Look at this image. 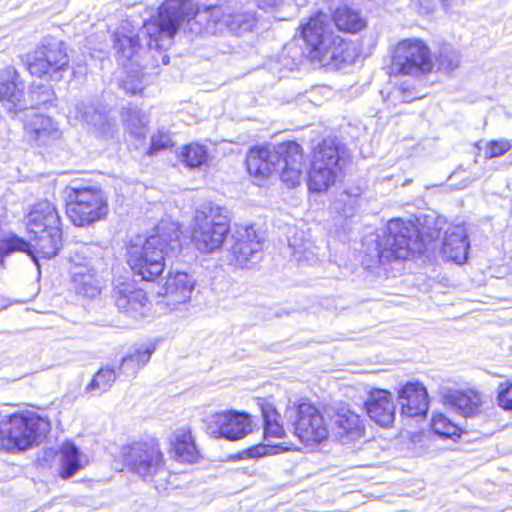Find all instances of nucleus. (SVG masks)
<instances>
[{"label":"nucleus","mask_w":512,"mask_h":512,"mask_svg":"<svg viewBox=\"0 0 512 512\" xmlns=\"http://www.w3.org/2000/svg\"><path fill=\"white\" fill-rule=\"evenodd\" d=\"M206 430L215 439L225 438L237 441L252 432L250 416L244 412L225 411L206 417Z\"/></svg>","instance_id":"obj_14"},{"label":"nucleus","mask_w":512,"mask_h":512,"mask_svg":"<svg viewBox=\"0 0 512 512\" xmlns=\"http://www.w3.org/2000/svg\"><path fill=\"white\" fill-rule=\"evenodd\" d=\"M332 421L333 433L343 443L359 439L365 431L360 416L348 407L339 408L334 414Z\"/></svg>","instance_id":"obj_27"},{"label":"nucleus","mask_w":512,"mask_h":512,"mask_svg":"<svg viewBox=\"0 0 512 512\" xmlns=\"http://www.w3.org/2000/svg\"><path fill=\"white\" fill-rule=\"evenodd\" d=\"M431 427L436 434L445 437L456 436L459 432V427L443 414L433 416Z\"/></svg>","instance_id":"obj_39"},{"label":"nucleus","mask_w":512,"mask_h":512,"mask_svg":"<svg viewBox=\"0 0 512 512\" xmlns=\"http://www.w3.org/2000/svg\"><path fill=\"white\" fill-rule=\"evenodd\" d=\"M390 68L395 75L418 77L429 73L433 68L429 47L419 39L400 41L393 51Z\"/></svg>","instance_id":"obj_10"},{"label":"nucleus","mask_w":512,"mask_h":512,"mask_svg":"<svg viewBox=\"0 0 512 512\" xmlns=\"http://www.w3.org/2000/svg\"><path fill=\"white\" fill-rule=\"evenodd\" d=\"M365 409L375 423L387 427L395 419V406L390 392L383 389H374L370 391L365 401Z\"/></svg>","instance_id":"obj_25"},{"label":"nucleus","mask_w":512,"mask_h":512,"mask_svg":"<svg viewBox=\"0 0 512 512\" xmlns=\"http://www.w3.org/2000/svg\"><path fill=\"white\" fill-rule=\"evenodd\" d=\"M258 405L264 421V440L266 443L253 446L247 450L248 456L252 458L276 454L279 450L286 449L282 443L271 442L272 438L279 439L285 435L283 426L279 423L280 415L275 407L263 399L259 400Z\"/></svg>","instance_id":"obj_15"},{"label":"nucleus","mask_w":512,"mask_h":512,"mask_svg":"<svg viewBox=\"0 0 512 512\" xmlns=\"http://www.w3.org/2000/svg\"><path fill=\"white\" fill-rule=\"evenodd\" d=\"M185 20L196 36L216 35L225 30L241 34L251 30L256 23L255 15L251 12L226 14L220 6H210L199 11L191 0H166L159 7L155 21L146 22L143 26L149 37L150 49L168 48Z\"/></svg>","instance_id":"obj_1"},{"label":"nucleus","mask_w":512,"mask_h":512,"mask_svg":"<svg viewBox=\"0 0 512 512\" xmlns=\"http://www.w3.org/2000/svg\"><path fill=\"white\" fill-rule=\"evenodd\" d=\"M113 298L117 308L135 320L142 319L149 312L146 293L130 283L117 285L113 290Z\"/></svg>","instance_id":"obj_17"},{"label":"nucleus","mask_w":512,"mask_h":512,"mask_svg":"<svg viewBox=\"0 0 512 512\" xmlns=\"http://www.w3.org/2000/svg\"><path fill=\"white\" fill-rule=\"evenodd\" d=\"M184 24H186V27H187V29L186 28L184 29V32H187V30H188V32L192 34V32L189 29L188 22L186 20L181 24V26L179 28H181ZM179 30L180 29H178V31ZM193 35H195V34L193 33Z\"/></svg>","instance_id":"obj_49"},{"label":"nucleus","mask_w":512,"mask_h":512,"mask_svg":"<svg viewBox=\"0 0 512 512\" xmlns=\"http://www.w3.org/2000/svg\"><path fill=\"white\" fill-rule=\"evenodd\" d=\"M375 243L373 256L380 263L407 259L411 254L424 253L426 250L416 226L400 219L389 221L387 229L377 236Z\"/></svg>","instance_id":"obj_5"},{"label":"nucleus","mask_w":512,"mask_h":512,"mask_svg":"<svg viewBox=\"0 0 512 512\" xmlns=\"http://www.w3.org/2000/svg\"><path fill=\"white\" fill-rule=\"evenodd\" d=\"M116 380V373L113 369L101 368L86 387V392L91 395H100L108 391Z\"/></svg>","instance_id":"obj_35"},{"label":"nucleus","mask_w":512,"mask_h":512,"mask_svg":"<svg viewBox=\"0 0 512 512\" xmlns=\"http://www.w3.org/2000/svg\"><path fill=\"white\" fill-rule=\"evenodd\" d=\"M50 429V422L39 415H10L0 421V448L7 452L26 450L39 444Z\"/></svg>","instance_id":"obj_6"},{"label":"nucleus","mask_w":512,"mask_h":512,"mask_svg":"<svg viewBox=\"0 0 512 512\" xmlns=\"http://www.w3.org/2000/svg\"><path fill=\"white\" fill-rule=\"evenodd\" d=\"M416 98L417 96L412 90H409L402 86L394 88L392 91L389 92L387 96V100L393 104H396L397 102L408 103Z\"/></svg>","instance_id":"obj_42"},{"label":"nucleus","mask_w":512,"mask_h":512,"mask_svg":"<svg viewBox=\"0 0 512 512\" xmlns=\"http://www.w3.org/2000/svg\"><path fill=\"white\" fill-rule=\"evenodd\" d=\"M181 250L178 230L161 228L150 237L137 235L127 245V264L134 275L144 281L156 280L164 271L166 259L176 256Z\"/></svg>","instance_id":"obj_2"},{"label":"nucleus","mask_w":512,"mask_h":512,"mask_svg":"<svg viewBox=\"0 0 512 512\" xmlns=\"http://www.w3.org/2000/svg\"><path fill=\"white\" fill-rule=\"evenodd\" d=\"M174 451L180 461L193 463L198 458V451L189 431H180L176 434Z\"/></svg>","instance_id":"obj_33"},{"label":"nucleus","mask_w":512,"mask_h":512,"mask_svg":"<svg viewBox=\"0 0 512 512\" xmlns=\"http://www.w3.org/2000/svg\"><path fill=\"white\" fill-rule=\"evenodd\" d=\"M180 157L187 167L197 168L207 162L208 151L203 145L192 143L182 148Z\"/></svg>","instance_id":"obj_36"},{"label":"nucleus","mask_w":512,"mask_h":512,"mask_svg":"<svg viewBox=\"0 0 512 512\" xmlns=\"http://www.w3.org/2000/svg\"><path fill=\"white\" fill-rule=\"evenodd\" d=\"M232 254L237 264L246 267L261 259L263 239L253 226H239L232 235Z\"/></svg>","instance_id":"obj_16"},{"label":"nucleus","mask_w":512,"mask_h":512,"mask_svg":"<svg viewBox=\"0 0 512 512\" xmlns=\"http://www.w3.org/2000/svg\"><path fill=\"white\" fill-rule=\"evenodd\" d=\"M358 202V195L343 191L332 203V209L344 217H351L358 206Z\"/></svg>","instance_id":"obj_37"},{"label":"nucleus","mask_w":512,"mask_h":512,"mask_svg":"<svg viewBox=\"0 0 512 512\" xmlns=\"http://www.w3.org/2000/svg\"><path fill=\"white\" fill-rule=\"evenodd\" d=\"M194 286L193 278L187 273H169L158 295L165 297L166 304L175 309L177 304H183L190 300Z\"/></svg>","instance_id":"obj_22"},{"label":"nucleus","mask_w":512,"mask_h":512,"mask_svg":"<svg viewBox=\"0 0 512 512\" xmlns=\"http://www.w3.org/2000/svg\"><path fill=\"white\" fill-rule=\"evenodd\" d=\"M498 404L505 410H512V382L501 383L498 386Z\"/></svg>","instance_id":"obj_44"},{"label":"nucleus","mask_w":512,"mask_h":512,"mask_svg":"<svg viewBox=\"0 0 512 512\" xmlns=\"http://www.w3.org/2000/svg\"><path fill=\"white\" fill-rule=\"evenodd\" d=\"M171 145V138L167 134L158 133L151 137L150 154H154L161 149L168 148Z\"/></svg>","instance_id":"obj_45"},{"label":"nucleus","mask_w":512,"mask_h":512,"mask_svg":"<svg viewBox=\"0 0 512 512\" xmlns=\"http://www.w3.org/2000/svg\"><path fill=\"white\" fill-rule=\"evenodd\" d=\"M139 369L134 357H131L130 354L122 359L120 371L127 376H135Z\"/></svg>","instance_id":"obj_46"},{"label":"nucleus","mask_w":512,"mask_h":512,"mask_svg":"<svg viewBox=\"0 0 512 512\" xmlns=\"http://www.w3.org/2000/svg\"><path fill=\"white\" fill-rule=\"evenodd\" d=\"M114 48L118 55V60L123 66L126 62L132 61L140 49L137 37L116 34L114 38Z\"/></svg>","instance_id":"obj_34"},{"label":"nucleus","mask_w":512,"mask_h":512,"mask_svg":"<svg viewBox=\"0 0 512 512\" xmlns=\"http://www.w3.org/2000/svg\"><path fill=\"white\" fill-rule=\"evenodd\" d=\"M122 89L129 94L135 95L143 90V84L139 70H133L132 74L128 73L124 79L120 81Z\"/></svg>","instance_id":"obj_40"},{"label":"nucleus","mask_w":512,"mask_h":512,"mask_svg":"<svg viewBox=\"0 0 512 512\" xmlns=\"http://www.w3.org/2000/svg\"><path fill=\"white\" fill-rule=\"evenodd\" d=\"M511 149V144L507 140H493L487 143L485 148V157L488 159L500 157Z\"/></svg>","instance_id":"obj_41"},{"label":"nucleus","mask_w":512,"mask_h":512,"mask_svg":"<svg viewBox=\"0 0 512 512\" xmlns=\"http://www.w3.org/2000/svg\"><path fill=\"white\" fill-rule=\"evenodd\" d=\"M333 21L340 31L348 33H357L366 26L360 12L348 6L338 7L333 14Z\"/></svg>","instance_id":"obj_31"},{"label":"nucleus","mask_w":512,"mask_h":512,"mask_svg":"<svg viewBox=\"0 0 512 512\" xmlns=\"http://www.w3.org/2000/svg\"><path fill=\"white\" fill-rule=\"evenodd\" d=\"M436 61L439 70L450 72L459 66L460 56L455 49L445 45L440 48Z\"/></svg>","instance_id":"obj_38"},{"label":"nucleus","mask_w":512,"mask_h":512,"mask_svg":"<svg viewBox=\"0 0 512 512\" xmlns=\"http://www.w3.org/2000/svg\"><path fill=\"white\" fill-rule=\"evenodd\" d=\"M24 128L29 140L37 146H49L61 137L57 123L33 110L25 114Z\"/></svg>","instance_id":"obj_19"},{"label":"nucleus","mask_w":512,"mask_h":512,"mask_svg":"<svg viewBox=\"0 0 512 512\" xmlns=\"http://www.w3.org/2000/svg\"><path fill=\"white\" fill-rule=\"evenodd\" d=\"M401 414L407 417H422L428 411V393L420 383L408 382L398 392Z\"/></svg>","instance_id":"obj_23"},{"label":"nucleus","mask_w":512,"mask_h":512,"mask_svg":"<svg viewBox=\"0 0 512 512\" xmlns=\"http://www.w3.org/2000/svg\"><path fill=\"white\" fill-rule=\"evenodd\" d=\"M301 37L306 43L309 57L322 65L347 62L348 43L333 34L331 18L328 14L318 12L301 27Z\"/></svg>","instance_id":"obj_4"},{"label":"nucleus","mask_w":512,"mask_h":512,"mask_svg":"<svg viewBox=\"0 0 512 512\" xmlns=\"http://www.w3.org/2000/svg\"><path fill=\"white\" fill-rule=\"evenodd\" d=\"M469 242L464 225L449 227L443 239L442 253L447 260L463 264L468 257Z\"/></svg>","instance_id":"obj_28"},{"label":"nucleus","mask_w":512,"mask_h":512,"mask_svg":"<svg viewBox=\"0 0 512 512\" xmlns=\"http://www.w3.org/2000/svg\"><path fill=\"white\" fill-rule=\"evenodd\" d=\"M68 64L63 42L55 38H45L28 60V70L31 75L60 81L63 72L68 69Z\"/></svg>","instance_id":"obj_11"},{"label":"nucleus","mask_w":512,"mask_h":512,"mask_svg":"<svg viewBox=\"0 0 512 512\" xmlns=\"http://www.w3.org/2000/svg\"><path fill=\"white\" fill-rule=\"evenodd\" d=\"M126 465L145 481H152L156 476L165 475L163 453L155 439L133 442L124 449Z\"/></svg>","instance_id":"obj_12"},{"label":"nucleus","mask_w":512,"mask_h":512,"mask_svg":"<svg viewBox=\"0 0 512 512\" xmlns=\"http://www.w3.org/2000/svg\"><path fill=\"white\" fill-rule=\"evenodd\" d=\"M62 243L61 228L46 230L37 235H30V240L26 241L27 249L18 250L25 252L32 257L34 262L39 257L50 259L57 255Z\"/></svg>","instance_id":"obj_26"},{"label":"nucleus","mask_w":512,"mask_h":512,"mask_svg":"<svg viewBox=\"0 0 512 512\" xmlns=\"http://www.w3.org/2000/svg\"><path fill=\"white\" fill-rule=\"evenodd\" d=\"M88 247L82 246L80 252L71 257L73 263L70 268L73 287L77 294L88 298H94L100 293L99 283L96 279L94 269L85 256L84 261L80 254H86Z\"/></svg>","instance_id":"obj_18"},{"label":"nucleus","mask_w":512,"mask_h":512,"mask_svg":"<svg viewBox=\"0 0 512 512\" xmlns=\"http://www.w3.org/2000/svg\"><path fill=\"white\" fill-rule=\"evenodd\" d=\"M344 160L335 139H324L314 149L309 171V187L321 192L334 184Z\"/></svg>","instance_id":"obj_9"},{"label":"nucleus","mask_w":512,"mask_h":512,"mask_svg":"<svg viewBox=\"0 0 512 512\" xmlns=\"http://www.w3.org/2000/svg\"><path fill=\"white\" fill-rule=\"evenodd\" d=\"M0 101L10 113L21 111L26 106L23 83L19 81L18 73L12 67L0 72Z\"/></svg>","instance_id":"obj_20"},{"label":"nucleus","mask_w":512,"mask_h":512,"mask_svg":"<svg viewBox=\"0 0 512 512\" xmlns=\"http://www.w3.org/2000/svg\"><path fill=\"white\" fill-rule=\"evenodd\" d=\"M88 463L86 456L72 442H65L59 449V476L62 479L73 477Z\"/></svg>","instance_id":"obj_29"},{"label":"nucleus","mask_w":512,"mask_h":512,"mask_svg":"<svg viewBox=\"0 0 512 512\" xmlns=\"http://www.w3.org/2000/svg\"><path fill=\"white\" fill-rule=\"evenodd\" d=\"M29 235H37L46 230L61 228V220L56 207L49 201L35 203L25 217Z\"/></svg>","instance_id":"obj_21"},{"label":"nucleus","mask_w":512,"mask_h":512,"mask_svg":"<svg viewBox=\"0 0 512 512\" xmlns=\"http://www.w3.org/2000/svg\"><path fill=\"white\" fill-rule=\"evenodd\" d=\"M66 201L67 216L76 226L84 227L103 220L109 212L107 196L98 187H68Z\"/></svg>","instance_id":"obj_8"},{"label":"nucleus","mask_w":512,"mask_h":512,"mask_svg":"<svg viewBox=\"0 0 512 512\" xmlns=\"http://www.w3.org/2000/svg\"><path fill=\"white\" fill-rule=\"evenodd\" d=\"M248 173L257 180L279 171L280 179L289 188L300 185L303 179L304 158L302 147L293 141L276 146H255L246 156Z\"/></svg>","instance_id":"obj_3"},{"label":"nucleus","mask_w":512,"mask_h":512,"mask_svg":"<svg viewBox=\"0 0 512 512\" xmlns=\"http://www.w3.org/2000/svg\"><path fill=\"white\" fill-rule=\"evenodd\" d=\"M54 93L50 88L45 87V97L41 100L40 104L47 105L51 104L53 101Z\"/></svg>","instance_id":"obj_48"},{"label":"nucleus","mask_w":512,"mask_h":512,"mask_svg":"<svg viewBox=\"0 0 512 512\" xmlns=\"http://www.w3.org/2000/svg\"><path fill=\"white\" fill-rule=\"evenodd\" d=\"M447 403L461 415L468 417L479 411L482 397L473 390L454 391L447 396Z\"/></svg>","instance_id":"obj_30"},{"label":"nucleus","mask_w":512,"mask_h":512,"mask_svg":"<svg viewBox=\"0 0 512 512\" xmlns=\"http://www.w3.org/2000/svg\"><path fill=\"white\" fill-rule=\"evenodd\" d=\"M121 118L129 130L135 137H144L146 134V124L148 123L147 115L138 107L128 105L121 112Z\"/></svg>","instance_id":"obj_32"},{"label":"nucleus","mask_w":512,"mask_h":512,"mask_svg":"<svg viewBox=\"0 0 512 512\" xmlns=\"http://www.w3.org/2000/svg\"><path fill=\"white\" fill-rule=\"evenodd\" d=\"M286 418L294 429L295 436L306 445L319 444L329 435L328 426L318 408L309 403L286 410Z\"/></svg>","instance_id":"obj_13"},{"label":"nucleus","mask_w":512,"mask_h":512,"mask_svg":"<svg viewBox=\"0 0 512 512\" xmlns=\"http://www.w3.org/2000/svg\"><path fill=\"white\" fill-rule=\"evenodd\" d=\"M260 9L268 10L278 6L282 0H255Z\"/></svg>","instance_id":"obj_47"},{"label":"nucleus","mask_w":512,"mask_h":512,"mask_svg":"<svg viewBox=\"0 0 512 512\" xmlns=\"http://www.w3.org/2000/svg\"><path fill=\"white\" fill-rule=\"evenodd\" d=\"M154 351V345L142 344L135 348L134 352L130 353V356L134 357V360L137 363L138 367L141 368L149 362L151 355L154 353Z\"/></svg>","instance_id":"obj_43"},{"label":"nucleus","mask_w":512,"mask_h":512,"mask_svg":"<svg viewBox=\"0 0 512 512\" xmlns=\"http://www.w3.org/2000/svg\"><path fill=\"white\" fill-rule=\"evenodd\" d=\"M69 115L92 126L103 136L112 135L116 127L115 119L95 108L93 103L79 101L69 110Z\"/></svg>","instance_id":"obj_24"},{"label":"nucleus","mask_w":512,"mask_h":512,"mask_svg":"<svg viewBox=\"0 0 512 512\" xmlns=\"http://www.w3.org/2000/svg\"><path fill=\"white\" fill-rule=\"evenodd\" d=\"M228 232L229 220L225 208L205 203L195 211L191 239L200 252L212 253L219 249Z\"/></svg>","instance_id":"obj_7"}]
</instances>
